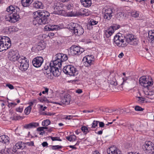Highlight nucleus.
Segmentation results:
<instances>
[{
  "mask_svg": "<svg viewBox=\"0 0 154 154\" xmlns=\"http://www.w3.org/2000/svg\"><path fill=\"white\" fill-rule=\"evenodd\" d=\"M139 83L140 85L144 88L148 89L149 87L151 86L153 84V81L151 77L143 76L140 78Z\"/></svg>",
  "mask_w": 154,
  "mask_h": 154,
  "instance_id": "nucleus-6",
  "label": "nucleus"
},
{
  "mask_svg": "<svg viewBox=\"0 0 154 154\" xmlns=\"http://www.w3.org/2000/svg\"><path fill=\"white\" fill-rule=\"evenodd\" d=\"M23 117L20 116H14L11 117V119L12 120H18L21 119H23Z\"/></svg>",
  "mask_w": 154,
  "mask_h": 154,
  "instance_id": "nucleus-42",
  "label": "nucleus"
},
{
  "mask_svg": "<svg viewBox=\"0 0 154 154\" xmlns=\"http://www.w3.org/2000/svg\"><path fill=\"white\" fill-rule=\"evenodd\" d=\"M13 150H12L10 148H6L5 150H4V153L5 154H12Z\"/></svg>",
  "mask_w": 154,
  "mask_h": 154,
  "instance_id": "nucleus-39",
  "label": "nucleus"
},
{
  "mask_svg": "<svg viewBox=\"0 0 154 154\" xmlns=\"http://www.w3.org/2000/svg\"><path fill=\"white\" fill-rule=\"evenodd\" d=\"M11 45V41L8 37L0 36V52L7 50Z\"/></svg>",
  "mask_w": 154,
  "mask_h": 154,
  "instance_id": "nucleus-5",
  "label": "nucleus"
},
{
  "mask_svg": "<svg viewBox=\"0 0 154 154\" xmlns=\"http://www.w3.org/2000/svg\"><path fill=\"white\" fill-rule=\"evenodd\" d=\"M95 58L93 55H88L84 57V65L85 66L88 67L94 63Z\"/></svg>",
  "mask_w": 154,
  "mask_h": 154,
  "instance_id": "nucleus-16",
  "label": "nucleus"
},
{
  "mask_svg": "<svg viewBox=\"0 0 154 154\" xmlns=\"http://www.w3.org/2000/svg\"><path fill=\"white\" fill-rule=\"evenodd\" d=\"M75 92L79 94L82 93V89H78L75 91Z\"/></svg>",
  "mask_w": 154,
  "mask_h": 154,
  "instance_id": "nucleus-54",
  "label": "nucleus"
},
{
  "mask_svg": "<svg viewBox=\"0 0 154 154\" xmlns=\"http://www.w3.org/2000/svg\"><path fill=\"white\" fill-rule=\"evenodd\" d=\"M71 97L68 94H64L63 96L61 97V102L60 103L55 102H51V103L55 104H59L62 105V104L66 105H68L71 101Z\"/></svg>",
  "mask_w": 154,
  "mask_h": 154,
  "instance_id": "nucleus-12",
  "label": "nucleus"
},
{
  "mask_svg": "<svg viewBox=\"0 0 154 154\" xmlns=\"http://www.w3.org/2000/svg\"><path fill=\"white\" fill-rule=\"evenodd\" d=\"M115 111L116 112V113L122 114L124 110L123 109H122L119 110H115Z\"/></svg>",
  "mask_w": 154,
  "mask_h": 154,
  "instance_id": "nucleus-50",
  "label": "nucleus"
},
{
  "mask_svg": "<svg viewBox=\"0 0 154 154\" xmlns=\"http://www.w3.org/2000/svg\"><path fill=\"white\" fill-rule=\"evenodd\" d=\"M104 18L106 19L109 20L112 16V11L111 8H109L105 10L104 12Z\"/></svg>",
  "mask_w": 154,
  "mask_h": 154,
  "instance_id": "nucleus-20",
  "label": "nucleus"
},
{
  "mask_svg": "<svg viewBox=\"0 0 154 154\" xmlns=\"http://www.w3.org/2000/svg\"><path fill=\"white\" fill-rule=\"evenodd\" d=\"M72 118V116H71V115H69V116H65V117L64 118L66 119L70 120Z\"/></svg>",
  "mask_w": 154,
  "mask_h": 154,
  "instance_id": "nucleus-51",
  "label": "nucleus"
},
{
  "mask_svg": "<svg viewBox=\"0 0 154 154\" xmlns=\"http://www.w3.org/2000/svg\"><path fill=\"white\" fill-rule=\"evenodd\" d=\"M99 127L101 128L103 127L104 126V124L102 122H99Z\"/></svg>",
  "mask_w": 154,
  "mask_h": 154,
  "instance_id": "nucleus-57",
  "label": "nucleus"
},
{
  "mask_svg": "<svg viewBox=\"0 0 154 154\" xmlns=\"http://www.w3.org/2000/svg\"><path fill=\"white\" fill-rule=\"evenodd\" d=\"M55 59L53 61V64H58V66H62V63L68 60V57L66 54L58 53L56 55Z\"/></svg>",
  "mask_w": 154,
  "mask_h": 154,
  "instance_id": "nucleus-8",
  "label": "nucleus"
},
{
  "mask_svg": "<svg viewBox=\"0 0 154 154\" xmlns=\"http://www.w3.org/2000/svg\"><path fill=\"white\" fill-rule=\"evenodd\" d=\"M37 131H43L44 130L43 128V127H40L38 128H37Z\"/></svg>",
  "mask_w": 154,
  "mask_h": 154,
  "instance_id": "nucleus-62",
  "label": "nucleus"
},
{
  "mask_svg": "<svg viewBox=\"0 0 154 154\" xmlns=\"http://www.w3.org/2000/svg\"><path fill=\"white\" fill-rule=\"evenodd\" d=\"M60 27L56 25H48L44 27V29L46 31L57 30L60 29Z\"/></svg>",
  "mask_w": 154,
  "mask_h": 154,
  "instance_id": "nucleus-21",
  "label": "nucleus"
},
{
  "mask_svg": "<svg viewBox=\"0 0 154 154\" xmlns=\"http://www.w3.org/2000/svg\"><path fill=\"white\" fill-rule=\"evenodd\" d=\"M139 11H134L131 13V16L134 17H137L139 16Z\"/></svg>",
  "mask_w": 154,
  "mask_h": 154,
  "instance_id": "nucleus-35",
  "label": "nucleus"
},
{
  "mask_svg": "<svg viewBox=\"0 0 154 154\" xmlns=\"http://www.w3.org/2000/svg\"><path fill=\"white\" fill-rule=\"evenodd\" d=\"M66 139L68 140L69 141L71 142V141H73V140H72V137H71V135H70L69 137H66Z\"/></svg>",
  "mask_w": 154,
  "mask_h": 154,
  "instance_id": "nucleus-53",
  "label": "nucleus"
},
{
  "mask_svg": "<svg viewBox=\"0 0 154 154\" xmlns=\"http://www.w3.org/2000/svg\"><path fill=\"white\" fill-rule=\"evenodd\" d=\"M81 2L83 6L86 7L90 6L91 4V0H81Z\"/></svg>",
  "mask_w": 154,
  "mask_h": 154,
  "instance_id": "nucleus-30",
  "label": "nucleus"
},
{
  "mask_svg": "<svg viewBox=\"0 0 154 154\" xmlns=\"http://www.w3.org/2000/svg\"><path fill=\"white\" fill-rule=\"evenodd\" d=\"M124 56V54L122 52L120 54H119V58H121L123 57Z\"/></svg>",
  "mask_w": 154,
  "mask_h": 154,
  "instance_id": "nucleus-63",
  "label": "nucleus"
},
{
  "mask_svg": "<svg viewBox=\"0 0 154 154\" xmlns=\"http://www.w3.org/2000/svg\"><path fill=\"white\" fill-rule=\"evenodd\" d=\"M51 138L53 141H61L62 140L60 139L59 137H51Z\"/></svg>",
  "mask_w": 154,
  "mask_h": 154,
  "instance_id": "nucleus-43",
  "label": "nucleus"
},
{
  "mask_svg": "<svg viewBox=\"0 0 154 154\" xmlns=\"http://www.w3.org/2000/svg\"><path fill=\"white\" fill-rule=\"evenodd\" d=\"M81 129L82 131L83 132L84 134H87L91 130L90 128H88L85 126H82L81 128Z\"/></svg>",
  "mask_w": 154,
  "mask_h": 154,
  "instance_id": "nucleus-33",
  "label": "nucleus"
},
{
  "mask_svg": "<svg viewBox=\"0 0 154 154\" xmlns=\"http://www.w3.org/2000/svg\"><path fill=\"white\" fill-rule=\"evenodd\" d=\"M54 62L51 61L50 64V68L48 66L44 67L45 71H44V74L45 76L48 78L51 79V73L55 76H58L60 75V71L61 69L60 68L61 66H58V65L53 64Z\"/></svg>",
  "mask_w": 154,
  "mask_h": 154,
  "instance_id": "nucleus-3",
  "label": "nucleus"
},
{
  "mask_svg": "<svg viewBox=\"0 0 154 154\" xmlns=\"http://www.w3.org/2000/svg\"><path fill=\"white\" fill-rule=\"evenodd\" d=\"M125 17V16L124 13L119 12L116 14V18L119 20L122 19Z\"/></svg>",
  "mask_w": 154,
  "mask_h": 154,
  "instance_id": "nucleus-34",
  "label": "nucleus"
},
{
  "mask_svg": "<svg viewBox=\"0 0 154 154\" xmlns=\"http://www.w3.org/2000/svg\"><path fill=\"white\" fill-rule=\"evenodd\" d=\"M45 48V43L43 42H39L36 46V48L38 51L43 50Z\"/></svg>",
  "mask_w": 154,
  "mask_h": 154,
  "instance_id": "nucleus-31",
  "label": "nucleus"
},
{
  "mask_svg": "<svg viewBox=\"0 0 154 154\" xmlns=\"http://www.w3.org/2000/svg\"><path fill=\"white\" fill-rule=\"evenodd\" d=\"M143 148L146 153H150L154 149L153 144L150 141L146 142L143 146Z\"/></svg>",
  "mask_w": 154,
  "mask_h": 154,
  "instance_id": "nucleus-18",
  "label": "nucleus"
},
{
  "mask_svg": "<svg viewBox=\"0 0 154 154\" xmlns=\"http://www.w3.org/2000/svg\"><path fill=\"white\" fill-rule=\"evenodd\" d=\"M31 109L32 107L30 106H29L27 107L24 110V112L25 114L26 115H29L31 112Z\"/></svg>",
  "mask_w": 154,
  "mask_h": 154,
  "instance_id": "nucleus-37",
  "label": "nucleus"
},
{
  "mask_svg": "<svg viewBox=\"0 0 154 154\" xmlns=\"http://www.w3.org/2000/svg\"><path fill=\"white\" fill-rule=\"evenodd\" d=\"M125 37L121 34L116 35L114 37V42L119 47H124L127 45V43L125 42Z\"/></svg>",
  "mask_w": 154,
  "mask_h": 154,
  "instance_id": "nucleus-7",
  "label": "nucleus"
},
{
  "mask_svg": "<svg viewBox=\"0 0 154 154\" xmlns=\"http://www.w3.org/2000/svg\"><path fill=\"white\" fill-rule=\"evenodd\" d=\"M26 144L29 146H34V143L33 141H31L30 142H27L25 143V144Z\"/></svg>",
  "mask_w": 154,
  "mask_h": 154,
  "instance_id": "nucleus-47",
  "label": "nucleus"
},
{
  "mask_svg": "<svg viewBox=\"0 0 154 154\" xmlns=\"http://www.w3.org/2000/svg\"><path fill=\"white\" fill-rule=\"evenodd\" d=\"M17 105V103L11 102V103H10L8 104V106H9V107H10V106H15Z\"/></svg>",
  "mask_w": 154,
  "mask_h": 154,
  "instance_id": "nucleus-52",
  "label": "nucleus"
},
{
  "mask_svg": "<svg viewBox=\"0 0 154 154\" xmlns=\"http://www.w3.org/2000/svg\"><path fill=\"white\" fill-rule=\"evenodd\" d=\"M99 121H94L92 124V126L91 127V128H94L97 126L98 123Z\"/></svg>",
  "mask_w": 154,
  "mask_h": 154,
  "instance_id": "nucleus-40",
  "label": "nucleus"
},
{
  "mask_svg": "<svg viewBox=\"0 0 154 154\" xmlns=\"http://www.w3.org/2000/svg\"><path fill=\"white\" fill-rule=\"evenodd\" d=\"M26 146L25 143L23 142L22 141H19L14 146V148L16 150L14 152L17 151V149H23Z\"/></svg>",
  "mask_w": 154,
  "mask_h": 154,
  "instance_id": "nucleus-22",
  "label": "nucleus"
},
{
  "mask_svg": "<svg viewBox=\"0 0 154 154\" xmlns=\"http://www.w3.org/2000/svg\"><path fill=\"white\" fill-rule=\"evenodd\" d=\"M63 5L60 3H56L54 4L53 13L55 14L64 15L65 11L63 9Z\"/></svg>",
  "mask_w": 154,
  "mask_h": 154,
  "instance_id": "nucleus-11",
  "label": "nucleus"
},
{
  "mask_svg": "<svg viewBox=\"0 0 154 154\" xmlns=\"http://www.w3.org/2000/svg\"><path fill=\"white\" fill-rule=\"evenodd\" d=\"M31 128H35L39 125V123L36 122H32L30 123Z\"/></svg>",
  "mask_w": 154,
  "mask_h": 154,
  "instance_id": "nucleus-41",
  "label": "nucleus"
},
{
  "mask_svg": "<svg viewBox=\"0 0 154 154\" xmlns=\"http://www.w3.org/2000/svg\"><path fill=\"white\" fill-rule=\"evenodd\" d=\"M128 154H140L139 152H128Z\"/></svg>",
  "mask_w": 154,
  "mask_h": 154,
  "instance_id": "nucleus-64",
  "label": "nucleus"
},
{
  "mask_svg": "<svg viewBox=\"0 0 154 154\" xmlns=\"http://www.w3.org/2000/svg\"><path fill=\"white\" fill-rule=\"evenodd\" d=\"M138 100L140 102L143 103L144 101V99L142 97H138Z\"/></svg>",
  "mask_w": 154,
  "mask_h": 154,
  "instance_id": "nucleus-49",
  "label": "nucleus"
},
{
  "mask_svg": "<svg viewBox=\"0 0 154 154\" xmlns=\"http://www.w3.org/2000/svg\"><path fill=\"white\" fill-rule=\"evenodd\" d=\"M120 28V26L119 25H117L116 27V26H113L112 28L113 29V30L114 31L115 30H116L118 29H119Z\"/></svg>",
  "mask_w": 154,
  "mask_h": 154,
  "instance_id": "nucleus-58",
  "label": "nucleus"
},
{
  "mask_svg": "<svg viewBox=\"0 0 154 154\" xmlns=\"http://www.w3.org/2000/svg\"><path fill=\"white\" fill-rule=\"evenodd\" d=\"M43 59L41 57H38L34 58L32 61L33 66L36 67H40L43 62Z\"/></svg>",
  "mask_w": 154,
  "mask_h": 154,
  "instance_id": "nucleus-19",
  "label": "nucleus"
},
{
  "mask_svg": "<svg viewBox=\"0 0 154 154\" xmlns=\"http://www.w3.org/2000/svg\"><path fill=\"white\" fill-rule=\"evenodd\" d=\"M33 1V0H22L21 3L23 7H27L29 6Z\"/></svg>",
  "mask_w": 154,
  "mask_h": 154,
  "instance_id": "nucleus-29",
  "label": "nucleus"
},
{
  "mask_svg": "<svg viewBox=\"0 0 154 154\" xmlns=\"http://www.w3.org/2000/svg\"><path fill=\"white\" fill-rule=\"evenodd\" d=\"M19 8L17 6H13L12 5L9 6L7 8V11L10 14L5 16L6 20L11 23H15L19 20L20 16L18 12Z\"/></svg>",
  "mask_w": 154,
  "mask_h": 154,
  "instance_id": "nucleus-2",
  "label": "nucleus"
},
{
  "mask_svg": "<svg viewBox=\"0 0 154 154\" xmlns=\"http://www.w3.org/2000/svg\"><path fill=\"white\" fill-rule=\"evenodd\" d=\"M9 138L7 135H3L0 136V142L4 143H8Z\"/></svg>",
  "mask_w": 154,
  "mask_h": 154,
  "instance_id": "nucleus-27",
  "label": "nucleus"
},
{
  "mask_svg": "<svg viewBox=\"0 0 154 154\" xmlns=\"http://www.w3.org/2000/svg\"><path fill=\"white\" fill-rule=\"evenodd\" d=\"M42 145L43 146L45 147L47 146L48 144L46 142H44L42 143Z\"/></svg>",
  "mask_w": 154,
  "mask_h": 154,
  "instance_id": "nucleus-55",
  "label": "nucleus"
},
{
  "mask_svg": "<svg viewBox=\"0 0 154 154\" xmlns=\"http://www.w3.org/2000/svg\"><path fill=\"white\" fill-rule=\"evenodd\" d=\"M71 137H72L73 141H75L76 140V137L75 135H71Z\"/></svg>",
  "mask_w": 154,
  "mask_h": 154,
  "instance_id": "nucleus-56",
  "label": "nucleus"
},
{
  "mask_svg": "<svg viewBox=\"0 0 154 154\" xmlns=\"http://www.w3.org/2000/svg\"><path fill=\"white\" fill-rule=\"evenodd\" d=\"M51 122L49 120L46 119L44 120L42 122V126H47L50 124Z\"/></svg>",
  "mask_w": 154,
  "mask_h": 154,
  "instance_id": "nucleus-36",
  "label": "nucleus"
},
{
  "mask_svg": "<svg viewBox=\"0 0 154 154\" xmlns=\"http://www.w3.org/2000/svg\"><path fill=\"white\" fill-rule=\"evenodd\" d=\"M51 149L53 150H57L61 149L62 148V146L59 145L55 146H50Z\"/></svg>",
  "mask_w": 154,
  "mask_h": 154,
  "instance_id": "nucleus-38",
  "label": "nucleus"
},
{
  "mask_svg": "<svg viewBox=\"0 0 154 154\" xmlns=\"http://www.w3.org/2000/svg\"><path fill=\"white\" fill-rule=\"evenodd\" d=\"M113 29L110 28L107 30H105L104 36L107 38H109L114 32Z\"/></svg>",
  "mask_w": 154,
  "mask_h": 154,
  "instance_id": "nucleus-26",
  "label": "nucleus"
},
{
  "mask_svg": "<svg viewBox=\"0 0 154 154\" xmlns=\"http://www.w3.org/2000/svg\"><path fill=\"white\" fill-rule=\"evenodd\" d=\"M70 49V53L72 56L80 55L84 51L83 48L74 45H72Z\"/></svg>",
  "mask_w": 154,
  "mask_h": 154,
  "instance_id": "nucleus-13",
  "label": "nucleus"
},
{
  "mask_svg": "<svg viewBox=\"0 0 154 154\" xmlns=\"http://www.w3.org/2000/svg\"><path fill=\"white\" fill-rule=\"evenodd\" d=\"M29 60L26 57L22 56L19 60L20 69L23 71H26L29 67Z\"/></svg>",
  "mask_w": 154,
  "mask_h": 154,
  "instance_id": "nucleus-10",
  "label": "nucleus"
},
{
  "mask_svg": "<svg viewBox=\"0 0 154 154\" xmlns=\"http://www.w3.org/2000/svg\"><path fill=\"white\" fill-rule=\"evenodd\" d=\"M148 37L150 41V43L153 46H154V30H152L149 31L148 33Z\"/></svg>",
  "mask_w": 154,
  "mask_h": 154,
  "instance_id": "nucleus-24",
  "label": "nucleus"
},
{
  "mask_svg": "<svg viewBox=\"0 0 154 154\" xmlns=\"http://www.w3.org/2000/svg\"><path fill=\"white\" fill-rule=\"evenodd\" d=\"M50 14L47 11H38L33 13L34 25H42L48 24L50 21Z\"/></svg>",
  "mask_w": 154,
  "mask_h": 154,
  "instance_id": "nucleus-1",
  "label": "nucleus"
},
{
  "mask_svg": "<svg viewBox=\"0 0 154 154\" xmlns=\"http://www.w3.org/2000/svg\"><path fill=\"white\" fill-rule=\"evenodd\" d=\"M66 9L68 10H69L71 9V5L70 4H68L66 6Z\"/></svg>",
  "mask_w": 154,
  "mask_h": 154,
  "instance_id": "nucleus-60",
  "label": "nucleus"
},
{
  "mask_svg": "<svg viewBox=\"0 0 154 154\" xmlns=\"http://www.w3.org/2000/svg\"><path fill=\"white\" fill-rule=\"evenodd\" d=\"M34 8L37 9H43L44 8V5L42 3L40 2L36 1L33 4Z\"/></svg>",
  "mask_w": 154,
  "mask_h": 154,
  "instance_id": "nucleus-28",
  "label": "nucleus"
},
{
  "mask_svg": "<svg viewBox=\"0 0 154 154\" xmlns=\"http://www.w3.org/2000/svg\"><path fill=\"white\" fill-rule=\"evenodd\" d=\"M8 57L11 61L14 62L17 60L18 62L19 59L21 56L19 55L17 51L11 50L8 53Z\"/></svg>",
  "mask_w": 154,
  "mask_h": 154,
  "instance_id": "nucleus-15",
  "label": "nucleus"
},
{
  "mask_svg": "<svg viewBox=\"0 0 154 154\" xmlns=\"http://www.w3.org/2000/svg\"><path fill=\"white\" fill-rule=\"evenodd\" d=\"M119 151H120L114 146L111 147L107 150L108 154H118Z\"/></svg>",
  "mask_w": 154,
  "mask_h": 154,
  "instance_id": "nucleus-23",
  "label": "nucleus"
},
{
  "mask_svg": "<svg viewBox=\"0 0 154 154\" xmlns=\"http://www.w3.org/2000/svg\"><path fill=\"white\" fill-rule=\"evenodd\" d=\"M125 37V42L131 45H136L138 43V40L136 38L134 35L132 34H128Z\"/></svg>",
  "mask_w": 154,
  "mask_h": 154,
  "instance_id": "nucleus-14",
  "label": "nucleus"
},
{
  "mask_svg": "<svg viewBox=\"0 0 154 154\" xmlns=\"http://www.w3.org/2000/svg\"><path fill=\"white\" fill-rule=\"evenodd\" d=\"M79 13H80V14L81 15H85V16H88L90 14V12H88V10L85 9L84 10L83 9H82L79 12Z\"/></svg>",
  "mask_w": 154,
  "mask_h": 154,
  "instance_id": "nucleus-32",
  "label": "nucleus"
},
{
  "mask_svg": "<svg viewBox=\"0 0 154 154\" xmlns=\"http://www.w3.org/2000/svg\"><path fill=\"white\" fill-rule=\"evenodd\" d=\"M36 102V100H33V101L30 102L29 103V104L30 105L29 106H31L33 105L34 104V103L35 102Z\"/></svg>",
  "mask_w": 154,
  "mask_h": 154,
  "instance_id": "nucleus-61",
  "label": "nucleus"
},
{
  "mask_svg": "<svg viewBox=\"0 0 154 154\" xmlns=\"http://www.w3.org/2000/svg\"><path fill=\"white\" fill-rule=\"evenodd\" d=\"M95 58L93 55H88L84 57V65L85 66L88 67L94 63Z\"/></svg>",
  "mask_w": 154,
  "mask_h": 154,
  "instance_id": "nucleus-17",
  "label": "nucleus"
},
{
  "mask_svg": "<svg viewBox=\"0 0 154 154\" xmlns=\"http://www.w3.org/2000/svg\"><path fill=\"white\" fill-rule=\"evenodd\" d=\"M134 109L136 111H142L144 109L142 108L141 107L137 106H135Z\"/></svg>",
  "mask_w": 154,
  "mask_h": 154,
  "instance_id": "nucleus-44",
  "label": "nucleus"
},
{
  "mask_svg": "<svg viewBox=\"0 0 154 154\" xmlns=\"http://www.w3.org/2000/svg\"><path fill=\"white\" fill-rule=\"evenodd\" d=\"M6 86L7 87H8L9 88L11 89H14V87L11 84H7L6 85Z\"/></svg>",
  "mask_w": 154,
  "mask_h": 154,
  "instance_id": "nucleus-48",
  "label": "nucleus"
},
{
  "mask_svg": "<svg viewBox=\"0 0 154 154\" xmlns=\"http://www.w3.org/2000/svg\"><path fill=\"white\" fill-rule=\"evenodd\" d=\"M69 28L71 32L76 35H81L84 32L83 27L81 25L75 23H70Z\"/></svg>",
  "mask_w": 154,
  "mask_h": 154,
  "instance_id": "nucleus-4",
  "label": "nucleus"
},
{
  "mask_svg": "<svg viewBox=\"0 0 154 154\" xmlns=\"http://www.w3.org/2000/svg\"><path fill=\"white\" fill-rule=\"evenodd\" d=\"M110 84L115 86L116 85H117V83L116 81L115 82L114 81H112L110 82Z\"/></svg>",
  "mask_w": 154,
  "mask_h": 154,
  "instance_id": "nucleus-59",
  "label": "nucleus"
},
{
  "mask_svg": "<svg viewBox=\"0 0 154 154\" xmlns=\"http://www.w3.org/2000/svg\"><path fill=\"white\" fill-rule=\"evenodd\" d=\"M63 72L66 75L74 76L78 74L76 69L73 66L68 65L64 67L63 69Z\"/></svg>",
  "mask_w": 154,
  "mask_h": 154,
  "instance_id": "nucleus-9",
  "label": "nucleus"
},
{
  "mask_svg": "<svg viewBox=\"0 0 154 154\" xmlns=\"http://www.w3.org/2000/svg\"><path fill=\"white\" fill-rule=\"evenodd\" d=\"M16 110L17 112L21 113L23 111V108L22 107H19L16 108Z\"/></svg>",
  "mask_w": 154,
  "mask_h": 154,
  "instance_id": "nucleus-45",
  "label": "nucleus"
},
{
  "mask_svg": "<svg viewBox=\"0 0 154 154\" xmlns=\"http://www.w3.org/2000/svg\"><path fill=\"white\" fill-rule=\"evenodd\" d=\"M24 128L26 129L32 128L30 123L28 124L25 125L24 126Z\"/></svg>",
  "mask_w": 154,
  "mask_h": 154,
  "instance_id": "nucleus-46",
  "label": "nucleus"
},
{
  "mask_svg": "<svg viewBox=\"0 0 154 154\" xmlns=\"http://www.w3.org/2000/svg\"><path fill=\"white\" fill-rule=\"evenodd\" d=\"M100 20V18L97 17L94 19H91L89 21V25L91 26H94L97 25Z\"/></svg>",
  "mask_w": 154,
  "mask_h": 154,
  "instance_id": "nucleus-25",
  "label": "nucleus"
}]
</instances>
